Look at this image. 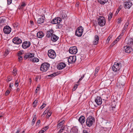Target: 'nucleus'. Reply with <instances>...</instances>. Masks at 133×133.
Returning <instances> with one entry per match:
<instances>
[{
	"label": "nucleus",
	"mask_w": 133,
	"mask_h": 133,
	"mask_svg": "<svg viewBox=\"0 0 133 133\" xmlns=\"http://www.w3.org/2000/svg\"><path fill=\"white\" fill-rule=\"evenodd\" d=\"M64 121H62L61 122H60L59 124H58V127H59L60 128V127H61L63 124L64 123Z\"/></svg>",
	"instance_id": "bb28decb"
},
{
	"label": "nucleus",
	"mask_w": 133,
	"mask_h": 133,
	"mask_svg": "<svg viewBox=\"0 0 133 133\" xmlns=\"http://www.w3.org/2000/svg\"><path fill=\"white\" fill-rule=\"evenodd\" d=\"M123 33L122 32L120 35H119L118 37L116 39V41H118L122 37V36L123 35Z\"/></svg>",
	"instance_id": "c756f323"
},
{
	"label": "nucleus",
	"mask_w": 133,
	"mask_h": 133,
	"mask_svg": "<svg viewBox=\"0 0 133 133\" xmlns=\"http://www.w3.org/2000/svg\"><path fill=\"white\" fill-rule=\"evenodd\" d=\"M83 133H88V132L86 130H84Z\"/></svg>",
	"instance_id": "69168bd1"
},
{
	"label": "nucleus",
	"mask_w": 133,
	"mask_h": 133,
	"mask_svg": "<svg viewBox=\"0 0 133 133\" xmlns=\"http://www.w3.org/2000/svg\"><path fill=\"white\" fill-rule=\"evenodd\" d=\"M120 83L119 85H122V87H123V86L125 84L124 83H122L121 84L120 83Z\"/></svg>",
	"instance_id": "e2e57ef3"
},
{
	"label": "nucleus",
	"mask_w": 133,
	"mask_h": 133,
	"mask_svg": "<svg viewBox=\"0 0 133 133\" xmlns=\"http://www.w3.org/2000/svg\"><path fill=\"white\" fill-rule=\"evenodd\" d=\"M95 122V119L94 117L91 116H90L87 118L86 120V125L88 127H90Z\"/></svg>",
	"instance_id": "f03ea898"
},
{
	"label": "nucleus",
	"mask_w": 133,
	"mask_h": 133,
	"mask_svg": "<svg viewBox=\"0 0 133 133\" xmlns=\"http://www.w3.org/2000/svg\"><path fill=\"white\" fill-rule=\"evenodd\" d=\"M121 65V64L115 62L112 67V69L113 71L115 72L118 71L120 69Z\"/></svg>",
	"instance_id": "20e7f679"
},
{
	"label": "nucleus",
	"mask_w": 133,
	"mask_h": 133,
	"mask_svg": "<svg viewBox=\"0 0 133 133\" xmlns=\"http://www.w3.org/2000/svg\"><path fill=\"white\" fill-rule=\"evenodd\" d=\"M61 21L62 19L60 18L57 17L53 19L51 23L54 24H56L59 23Z\"/></svg>",
	"instance_id": "9d476101"
},
{
	"label": "nucleus",
	"mask_w": 133,
	"mask_h": 133,
	"mask_svg": "<svg viewBox=\"0 0 133 133\" xmlns=\"http://www.w3.org/2000/svg\"><path fill=\"white\" fill-rule=\"evenodd\" d=\"M113 109H114V110H113L111 109L112 110L113 112H116V110L115 108Z\"/></svg>",
	"instance_id": "0e129e2a"
},
{
	"label": "nucleus",
	"mask_w": 133,
	"mask_h": 133,
	"mask_svg": "<svg viewBox=\"0 0 133 133\" xmlns=\"http://www.w3.org/2000/svg\"><path fill=\"white\" fill-rule=\"evenodd\" d=\"M3 31L5 34H9L11 31V28L9 26L6 25L4 26Z\"/></svg>",
	"instance_id": "9b49d317"
},
{
	"label": "nucleus",
	"mask_w": 133,
	"mask_h": 133,
	"mask_svg": "<svg viewBox=\"0 0 133 133\" xmlns=\"http://www.w3.org/2000/svg\"><path fill=\"white\" fill-rule=\"evenodd\" d=\"M46 105V104L45 103H43V105L40 107V109H42Z\"/></svg>",
	"instance_id": "79ce46f5"
},
{
	"label": "nucleus",
	"mask_w": 133,
	"mask_h": 133,
	"mask_svg": "<svg viewBox=\"0 0 133 133\" xmlns=\"http://www.w3.org/2000/svg\"><path fill=\"white\" fill-rule=\"evenodd\" d=\"M45 131L44 130H41L39 131L38 133H44Z\"/></svg>",
	"instance_id": "680f3d73"
},
{
	"label": "nucleus",
	"mask_w": 133,
	"mask_h": 133,
	"mask_svg": "<svg viewBox=\"0 0 133 133\" xmlns=\"http://www.w3.org/2000/svg\"><path fill=\"white\" fill-rule=\"evenodd\" d=\"M18 57H19L18 58V60L19 62H21L23 59L22 57V56H18Z\"/></svg>",
	"instance_id": "c9c22d12"
},
{
	"label": "nucleus",
	"mask_w": 133,
	"mask_h": 133,
	"mask_svg": "<svg viewBox=\"0 0 133 133\" xmlns=\"http://www.w3.org/2000/svg\"><path fill=\"white\" fill-rule=\"evenodd\" d=\"M116 106V102H113L111 105V107L110 108L113 110V109H115Z\"/></svg>",
	"instance_id": "a878e982"
},
{
	"label": "nucleus",
	"mask_w": 133,
	"mask_h": 133,
	"mask_svg": "<svg viewBox=\"0 0 133 133\" xmlns=\"http://www.w3.org/2000/svg\"><path fill=\"white\" fill-rule=\"evenodd\" d=\"M54 30L52 29H50L46 33V37L48 38H50L52 36V35H54Z\"/></svg>",
	"instance_id": "f3484780"
},
{
	"label": "nucleus",
	"mask_w": 133,
	"mask_h": 133,
	"mask_svg": "<svg viewBox=\"0 0 133 133\" xmlns=\"http://www.w3.org/2000/svg\"><path fill=\"white\" fill-rule=\"evenodd\" d=\"M76 60V56H70L68 59V62L70 63H75Z\"/></svg>",
	"instance_id": "f8f14e48"
},
{
	"label": "nucleus",
	"mask_w": 133,
	"mask_h": 133,
	"mask_svg": "<svg viewBox=\"0 0 133 133\" xmlns=\"http://www.w3.org/2000/svg\"><path fill=\"white\" fill-rule=\"evenodd\" d=\"M12 85V86H13V83H12L11 84V83L10 84V85H9V88L10 90H11L10 89L12 88H11V85Z\"/></svg>",
	"instance_id": "4d7b16f0"
},
{
	"label": "nucleus",
	"mask_w": 133,
	"mask_h": 133,
	"mask_svg": "<svg viewBox=\"0 0 133 133\" xmlns=\"http://www.w3.org/2000/svg\"><path fill=\"white\" fill-rule=\"evenodd\" d=\"M85 117L82 115L79 117L78 120L81 124H82L85 122Z\"/></svg>",
	"instance_id": "aec40b11"
},
{
	"label": "nucleus",
	"mask_w": 133,
	"mask_h": 133,
	"mask_svg": "<svg viewBox=\"0 0 133 133\" xmlns=\"http://www.w3.org/2000/svg\"><path fill=\"white\" fill-rule=\"evenodd\" d=\"M99 69L100 67L99 66H98L97 67V68H96L95 69V72L94 75V76H96L97 75L96 74L98 72Z\"/></svg>",
	"instance_id": "cd10ccee"
},
{
	"label": "nucleus",
	"mask_w": 133,
	"mask_h": 133,
	"mask_svg": "<svg viewBox=\"0 0 133 133\" xmlns=\"http://www.w3.org/2000/svg\"><path fill=\"white\" fill-rule=\"evenodd\" d=\"M12 42L14 43L18 44L22 43L21 40L18 37L14 38L13 39Z\"/></svg>",
	"instance_id": "2eb2a0df"
},
{
	"label": "nucleus",
	"mask_w": 133,
	"mask_h": 133,
	"mask_svg": "<svg viewBox=\"0 0 133 133\" xmlns=\"http://www.w3.org/2000/svg\"><path fill=\"white\" fill-rule=\"evenodd\" d=\"M40 121L39 120H38L36 123V125H38L40 123Z\"/></svg>",
	"instance_id": "5fc2aeb1"
},
{
	"label": "nucleus",
	"mask_w": 133,
	"mask_h": 133,
	"mask_svg": "<svg viewBox=\"0 0 133 133\" xmlns=\"http://www.w3.org/2000/svg\"><path fill=\"white\" fill-rule=\"evenodd\" d=\"M59 37L55 34L52 35L51 37V40L53 42L56 41L58 39Z\"/></svg>",
	"instance_id": "4be33fe9"
},
{
	"label": "nucleus",
	"mask_w": 133,
	"mask_h": 133,
	"mask_svg": "<svg viewBox=\"0 0 133 133\" xmlns=\"http://www.w3.org/2000/svg\"><path fill=\"white\" fill-rule=\"evenodd\" d=\"M36 115H34L33 117V119L31 123H32V124L33 125L35 123V121L36 120Z\"/></svg>",
	"instance_id": "c85d7f7f"
},
{
	"label": "nucleus",
	"mask_w": 133,
	"mask_h": 133,
	"mask_svg": "<svg viewBox=\"0 0 133 133\" xmlns=\"http://www.w3.org/2000/svg\"><path fill=\"white\" fill-rule=\"evenodd\" d=\"M98 41H94L93 42V43L94 44L96 45L98 44Z\"/></svg>",
	"instance_id": "09e8293b"
},
{
	"label": "nucleus",
	"mask_w": 133,
	"mask_h": 133,
	"mask_svg": "<svg viewBox=\"0 0 133 133\" xmlns=\"http://www.w3.org/2000/svg\"><path fill=\"white\" fill-rule=\"evenodd\" d=\"M38 102L37 101H35L33 103V107H35L36 106V105L37 103Z\"/></svg>",
	"instance_id": "ea45409f"
},
{
	"label": "nucleus",
	"mask_w": 133,
	"mask_h": 133,
	"mask_svg": "<svg viewBox=\"0 0 133 133\" xmlns=\"http://www.w3.org/2000/svg\"><path fill=\"white\" fill-rule=\"evenodd\" d=\"M129 25L128 23H127L124 25V26L122 30L123 33H124L125 31L128 28V25Z\"/></svg>",
	"instance_id": "393cba45"
},
{
	"label": "nucleus",
	"mask_w": 133,
	"mask_h": 133,
	"mask_svg": "<svg viewBox=\"0 0 133 133\" xmlns=\"http://www.w3.org/2000/svg\"><path fill=\"white\" fill-rule=\"evenodd\" d=\"M94 39L95 40H96V41H98L99 40V37L98 35H95V36Z\"/></svg>",
	"instance_id": "58836bf2"
},
{
	"label": "nucleus",
	"mask_w": 133,
	"mask_h": 133,
	"mask_svg": "<svg viewBox=\"0 0 133 133\" xmlns=\"http://www.w3.org/2000/svg\"><path fill=\"white\" fill-rule=\"evenodd\" d=\"M69 52L71 54H75L77 52V49L75 46L71 47L70 48Z\"/></svg>",
	"instance_id": "1a4fd4ad"
},
{
	"label": "nucleus",
	"mask_w": 133,
	"mask_h": 133,
	"mask_svg": "<svg viewBox=\"0 0 133 133\" xmlns=\"http://www.w3.org/2000/svg\"><path fill=\"white\" fill-rule=\"evenodd\" d=\"M30 24H31V26H32L34 24V22L32 21H30Z\"/></svg>",
	"instance_id": "052dcab7"
},
{
	"label": "nucleus",
	"mask_w": 133,
	"mask_h": 133,
	"mask_svg": "<svg viewBox=\"0 0 133 133\" xmlns=\"http://www.w3.org/2000/svg\"><path fill=\"white\" fill-rule=\"evenodd\" d=\"M118 24L120 23L121 22V18H119L118 19Z\"/></svg>",
	"instance_id": "6e6d98bb"
},
{
	"label": "nucleus",
	"mask_w": 133,
	"mask_h": 133,
	"mask_svg": "<svg viewBox=\"0 0 133 133\" xmlns=\"http://www.w3.org/2000/svg\"><path fill=\"white\" fill-rule=\"evenodd\" d=\"M83 28L82 26H79L76 29L75 31V35L78 37L81 36L83 31Z\"/></svg>",
	"instance_id": "39448f33"
},
{
	"label": "nucleus",
	"mask_w": 133,
	"mask_h": 133,
	"mask_svg": "<svg viewBox=\"0 0 133 133\" xmlns=\"http://www.w3.org/2000/svg\"><path fill=\"white\" fill-rule=\"evenodd\" d=\"M113 16V14L112 13H110L108 15V19L109 21L110 20L111 18Z\"/></svg>",
	"instance_id": "473e14b6"
},
{
	"label": "nucleus",
	"mask_w": 133,
	"mask_h": 133,
	"mask_svg": "<svg viewBox=\"0 0 133 133\" xmlns=\"http://www.w3.org/2000/svg\"><path fill=\"white\" fill-rule=\"evenodd\" d=\"M48 55L49 57L52 59H54L56 56V55L55 51L52 50H48Z\"/></svg>",
	"instance_id": "0eeeda50"
},
{
	"label": "nucleus",
	"mask_w": 133,
	"mask_h": 133,
	"mask_svg": "<svg viewBox=\"0 0 133 133\" xmlns=\"http://www.w3.org/2000/svg\"><path fill=\"white\" fill-rule=\"evenodd\" d=\"M58 74L57 72H54L53 74H51L50 75H49L48 76H50L51 77H55Z\"/></svg>",
	"instance_id": "7c9ffc66"
},
{
	"label": "nucleus",
	"mask_w": 133,
	"mask_h": 133,
	"mask_svg": "<svg viewBox=\"0 0 133 133\" xmlns=\"http://www.w3.org/2000/svg\"><path fill=\"white\" fill-rule=\"evenodd\" d=\"M62 17L63 19H66L67 18V16L66 14H64L62 15Z\"/></svg>",
	"instance_id": "72a5a7b5"
},
{
	"label": "nucleus",
	"mask_w": 133,
	"mask_h": 133,
	"mask_svg": "<svg viewBox=\"0 0 133 133\" xmlns=\"http://www.w3.org/2000/svg\"><path fill=\"white\" fill-rule=\"evenodd\" d=\"M31 43L29 41H25L23 42L22 44V46L24 49L29 48L30 46Z\"/></svg>",
	"instance_id": "ddd939ff"
},
{
	"label": "nucleus",
	"mask_w": 133,
	"mask_h": 133,
	"mask_svg": "<svg viewBox=\"0 0 133 133\" xmlns=\"http://www.w3.org/2000/svg\"><path fill=\"white\" fill-rule=\"evenodd\" d=\"M116 40H115L112 43L111 45H110V46H113L116 43Z\"/></svg>",
	"instance_id": "c03bdc74"
},
{
	"label": "nucleus",
	"mask_w": 133,
	"mask_h": 133,
	"mask_svg": "<svg viewBox=\"0 0 133 133\" xmlns=\"http://www.w3.org/2000/svg\"><path fill=\"white\" fill-rule=\"evenodd\" d=\"M8 54H9V51H8V50H7L5 51L4 54V55L5 56L7 55Z\"/></svg>",
	"instance_id": "8fccbe9b"
},
{
	"label": "nucleus",
	"mask_w": 133,
	"mask_h": 133,
	"mask_svg": "<svg viewBox=\"0 0 133 133\" xmlns=\"http://www.w3.org/2000/svg\"><path fill=\"white\" fill-rule=\"evenodd\" d=\"M17 70L16 69H14L13 71L12 72V73L13 75L14 76H15L17 74Z\"/></svg>",
	"instance_id": "f704fd0d"
},
{
	"label": "nucleus",
	"mask_w": 133,
	"mask_h": 133,
	"mask_svg": "<svg viewBox=\"0 0 133 133\" xmlns=\"http://www.w3.org/2000/svg\"><path fill=\"white\" fill-rule=\"evenodd\" d=\"M18 56H20L21 55H22V52H20V51H19L18 52Z\"/></svg>",
	"instance_id": "13d9d810"
},
{
	"label": "nucleus",
	"mask_w": 133,
	"mask_h": 133,
	"mask_svg": "<svg viewBox=\"0 0 133 133\" xmlns=\"http://www.w3.org/2000/svg\"><path fill=\"white\" fill-rule=\"evenodd\" d=\"M98 22L99 25L100 26H104L105 24V18L103 16H99L98 19Z\"/></svg>",
	"instance_id": "423d86ee"
},
{
	"label": "nucleus",
	"mask_w": 133,
	"mask_h": 133,
	"mask_svg": "<svg viewBox=\"0 0 133 133\" xmlns=\"http://www.w3.org/2000/svg\"><path fill=\"white\" fill-rule=\"evenodd\" d=\"M123 51L126 53H129L132 51V49L131 47L127 46L124 47Z\"/></svg>",
	"instance_id": "a211bd4d"
},
{
	"label": "nucleus",
	"mask_w": 133,
	"mask_h": 133,
	"mask_svg": "<svg viewBox=\"0 0 133 133\" xmlns=\"http://www.w3.org/2000/svg\"><path fill=\"white\" fill-rule=\"evenodd\" d=\"M13 25L14 28L17 29L19 25V24L16 23L14 24Z\"/></svg>",
	"instance_id": "2f4dec72"
},
{
	"label": "nucleus",
	"mask_w": 133,
	"mask_h": 133,
	"mask_svg": "<svg viewBox=\"0 0 133 133\" xmlns=\"http://www.w3.org/2000/svg\"><path fill=\"white\" fill-rule=\"evenodd\" d=\"M34 54L33 53H28L26 54L24 56V58L26 60L28 58H30V60L33 62H38L39 61V59L37 58L34 57Z\"/></svg>",
	"instance_id": "f257e3e1"
},
{
	"label": "nucleus",
	"mask_w": 133,
	"mask_h": 133,
	"mask_svg": "<svg viewBox=\"0 0 133 133\" xmlns=\"http://www.w3.org/2000/svg\"><path fill=\"white\" fill-rule=\"evenodd\" d=\"M66 64L63 63H61L59 64V66L57 68L59 70H61L63 69L65 66Z\"/></svg>",
	"instance_id": "412c9836"
},
{
	"label": "nucleus",
	"mask_w": 133,
	"mask_h": 133,
	"mask_svg": "<svg viewBox=\"0 0 133 133\" xmlns=\"http://www.w3.org/2000/svg\"><path fill=\"white\" fill-rule=\"evenodd\" d=\"M124 6L125 9H129L132 5V3L130 1H125L124 2Z\"/></svg>",
	"instance_id": "6e6552de"
},
{
	"label": "nucleus",
	"mask_w": 133,
	"mask_h": 133,
	"mask_svg": "<svg viewBox=\"0 0 133 133\" xmlns=\"http://www.w3.org/2000/svg\"><path fill=\"white\" fill-rule=\"evenodd\" d=\"M78 130L76 128H73L72 129V131L75 132H77Z\"/></svg>",
	"instance_id": "e433bc0d"
},
{
	"label": "nucleus",
	"mask_w": 133,
	"mask_h": 133,
	"mask_svg": "<svg viewBox=\"0 0 133 133\" xmlns=\"http://www.w3.org/2000/svg\"><path fill=\"white\" fill-rule=\"evenodd\" d=\"M125 42L127 44L131 46L133 45V39L132 38H127L125 39Z\"/></svg>",
	"instance_id": "4468645a"
},
{
	"label": "nucleus",
	"mask_w": 133,
	"mask_h": 133,
	"mask_svg": "<svg viewBox=\"0 0 133 133\" xmlns=\"http://www.w3.org/2000/svg\"><path fill=\"white\" fill-rule=\"evenodd\" d=\"M12 2V0H7L8 4V5L10 4Z\"/></svg>",
	"instance_id": "603ef678"
},
{
	"label": "nucleus",
	"mask_w": 133,
	"mask_h": 133,
	"mask_svg": "<svg viewBox=\"0 0 133 133\" xmlns=\"http://www.w3.org/2000/svg\"><path fill=\"white\" fill-rule=\"evenodd\" d=\"M12 79V78L10 77H8L7 80L8 82L10 81Z\"/></svg>",
	"instance_id": "864d4df0"
},
{
	"label": "nucleus",
	"mask_w": 133,
	"mask_h": 133,
	"mask_svg": "<svg viewBox=\"0 0 133 133\" xmlns=\"http://www.w3.org/2000/svg\"><path fill=\"white\" fill-rule=\"evenodd\" d=\"M44 35V33L42 31H39L37 33V37L39 38L43 37Z\"/></svg>",
	"instance_id": "5701e85b"
},
{
	"label": "nucleus",
	"mask_w": 133,
	"mask_h": 133,
	"mask_svg": "<svg viewBox=\"0 0 133 133\" xmlns=\"http://www.w3.org/2000/svg\"><path fill=\"white\" fill-rule=\"evenodd\" d=\"M40 87V85H38L37 88V89L36 90V93H37L39 89V88Z\"/></svg>",
	"instance_id": "37998d69"
},
{
	"label": "nucleus",
	"mask_w": 133,
	"mask_h": 133,
	"mask_svg": "<svg viewBox=\"0 0 133 133\" xmlns=\"http://www.w3.org/2000/svg\"><path fill=\"white\" fill-rule=\"evenodd\" d=\"M25 5H26L23 2L22 3V4H21V6L20 8H22L23 7L25 6Z\"/></svg>",
	"instance_id": "a19ab883"
},
{
	"label": "nucleus",
	"mask_w": 133,
	"mask_h": 133,
	"mask_svg": "<svg viewBox=\"0 0 133 133\" xmlns=\"http://www.w3.org/2000/svg\"><path fill=\"white\" fill-rule=\"evenodd\" d=\"M49 128V127L48 126H46L44 128V131H45L48 128Z\"/></svg>",
	"instance_id": "bf43d9fd"
},
{
	"label": "nucleus",
	"mask_w": 133,
	"mask_h": 133,
	"mask_svg": "<svg viewBox=\"0 0 133 133\" xmlns=\"http://www.w3.org/2000/svg\"><path fill=\"white\" fill-rule=\"evenodd\" d=\"M20 130H18L17 132L16 133H19L20 132Z\"/></svg>",
	"instance_id": "774afa93"
},
{
	"label": "nucleus",
	"mask_w": 133,
	"mask_h": 133,
	"mask_svg": "<svg viewBox=\"0 0 133 133\" xmlns=\"http://www.w3.org/2000/svg\"><path fill=\"white\" fill-rule=\"evenodd\" d=\"M15 86H16L17 87L18 86V82L17 80L15 82Z\"/></svg>",
	"instance_id": "a18cd8bd"
},
{
	"label": "nucleus",
	"mask_w": 133,
	"mask_h": 133,
	"mask_svg": "<svg viewBox=\"0 0 133 133\" xmlns=\"http://www.w3.org/2000/svg\"><path fill=\"white\" fill-rule=\"evenodd\" d=\"M95 102L98 105H100L102 104V99L100 96H97L95 99Z\"/></svg>",
	"instance_id": "dca6fc26"
},
{
	"label": "nucleus",
	"mask_w": 133,
	"mask_h": 133,
	"mask_svg": "<svg viewBox=\"0 0 133 133\" xmlns=\"http://www.w3.org/2000/svg\"><path fill=\"white\" fill-rule=\"evenodd\" d=\"M111 37H110V36L107 39V40H108L109 41Z\"/></svg>",
	"instance_id": "338daca9"
},
{
	"label": "nucleus",
	"mask_w": 133,
	"mask_h": 133,
	"mask_svg": "<svg viewBox=\"0 0 133 133\" xmlns=\"http://www.w3.org/2000/svg\"><path fill=\"white\" fill-rule=\"evenodd\" d=\"M49 64L46 63H43L42 64L40 70L42 71H46L49 69Z\"/></svg>",
	"instance_id": "7ed1b4c3"
},
{
	"label": "nucleus",
	"mask_w": 133,
	"mask_h": 133,
	"mask_svg": "<svg viewBox=\"0 0 133 133\" xmlns=\"http://www.w3.org/2000/svg\"><path fill=\"white\" fill-rule=\"evenodd\" d=\"M64 130L63 128H62V127L59 130L58 133H61L63 132V131Z\"/></svg>",
	"instance_id": "49530a36"
},
{
	"label": "nucleus",
	"mask_w": 133,
	"mask_h": 133,
	"mask_svg": "<svg viewBox=\"0 0 133 133\" xmlns=\"http://www.w3.org/2000/svg\"><path fill=\"white\" fill-rule=\"evenodd\" d=\"M45 19V17L44 16H41V17L39 18L38 19L37 21L38 23L39 24L43 23L44 22Z\"/></svg>",
	"instance_id": "6ab92c4d"
},
{
	"label": "nucleus",
	"mask_w": 133,
	"mask_h": 133,
	"mask_svg": "<svg viewBox=\"0 0 133 133\" xmlns=\"http://www.w3.org/2000/svg\"><path fill=\"white\" fill-rule=\"evenodd\" d=\"M10 92L9 90H7L5 92V95H8L10 93Z\"/></svg>",
	"instance_id": "3c124183"
},
{
	"label": "nucleus",
	"mask_w": 133,
	"mask_h": 133,
	"mask_svg": "<svg viewBox=\"0 0 133 133\" xmlns=\"http://www.w3.org/2000/svg\"><path fill=\"white\" fill-rule=\"evenodd\" d=\"M78 86V84H76L75 85L73 88V90L75 91L77 88Z\"/></svg>",
	"instance_id": "de8ad7c7"
},
{
	"label": "nucleus",
	"mask_w": 133,
	"mask_h": 133,
	"mask_svg": "<svg viewBox=\"0 0 133 133\" xmlns=\"http://www.w3.org/2000/svg\"><path fill=\"white\" fill-rule=\"evenodd\" d=\"M98 2L101 4H104L108 1V0H98Z\"/></svg>",
	"instance_id": "b1692460"
},
{
	"label": "nucleus",
	"mask_w": 133,
	"mask_h": 133,
	"mask_svg": "<svg viewBox=\"0 0 133 133\" xmlns=\"http://www.w3.org/2000/svg\"><path fill=\"white\" fill-rule=\"evenodd\" d=\"M51 112H48V113L46 116V118H49L51 115Z\"/></svg>",
	"instance_id": "4c0bfd02"
}]
</instances>
